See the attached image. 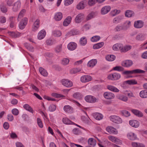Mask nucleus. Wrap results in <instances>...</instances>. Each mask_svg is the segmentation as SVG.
<instances>
[{
    "mask_svg": "<svg viewBox=\"0 0 147 147\" xmlns=\"http://www.w3.org/2000/svg\"><path fill=\"white\" fill-rule=\"evenodd\" d=\"M63 109L65 111L68 113H71L73 112V108L69 105L65 106L63 107Z\"/></svg>",
    "mask_w": 147,
    "mask_h": 147,
    "instance_id": "393cba45",
    "label": "nucleus"
},
{
    "mask_svg": "<svg viewBox=\"0 0 147 147\" xmlns=\"http://www.w3.org/2000/svg\"><path fill=\"white\" fill-rule=\"evenodd\" d=\"M104 45V43L102 42L100 43L95 44L93 46V48L94 49H96L100 48L102 47Z\"/></svg>",
    "mask_w": 147,
    "mask_h": 147,
    "instance_id": "72a5a7b5",
    "label": "nucleus"
},
{
    "mask_svg": "<svg viewBox=\"0 0 147 147\" xmlns=\"http://www.w3.org/2000/svg\"><path fill=\"white\" fill-rule=\"evenodd\" d=\"M122 18L121 16H118L115 18L113 20V22L115 24H117L120 22Z\"/></svg>",
    "mask_w": 147,
    "mask_h": 147,
    "instance_id": "ea45409f",
    "label": "nucleus"
},
{
    "mask_svg": "<svg viewBox=\"0 0 147 147\" xmlns=\"http://www.w3.org/2000/svg\"><path fill=\"white\" fill-rule=\"evenodd\" d=\"M113 69L114 70L118 71H121L124 70V68L121 66H117L113 68Z\"/></svg>",
    "mask_w": 147,
    "mask_h": 147,
    "instance_id": "c03bdc74",
    "label": "nucleus"
},
{
    "mask_svg": "<svg viewBox=\"0 0 147 147\" xmlns=\"http://www.w3.org/2000/svg\"><path fill=\"white\" fill-rule=\"evenodd\" d=\"M63 122L66 124H71V121L67 118H64L62 119Z\"/></svg>",
    "mask_w": 147,
    "mask_h": 147,
    "instance_id": "603ef678",
    "label": "nucleus"
},
{
    "mask_svg": "<svg viewBox=\"0 0 147 147\" xmlns=\"http://www.w3.org/2000/svg\"><path fill=\"white\" fill-rule=\"evenodd\" d=\"M37 123H38V125L39 126L40 128L42 127H43L42 124V121H41L40 119V118H37Z\"/></svg>",
    "mask_w": 147,
    "mask_h": 147,
    "instance_id": "69168bd1",
    "label": "nucleus"
},
{
    "mask_svg": "<svg viewBox=\"0 0 147 147\" xmlns=\"http://www.w3.org/2000/svg\"><path fill=\"white\" fill-rule=\"evenodd\" d=\"M131 48V46H125L123 48H122V49L123 52H125L130 50Z\"/></svg>",
    "mask_w": 147,
    "mask_h": 147,
    "instance_id": "5fc2aeb1",
    "label": "nucleus"
},
{
    "mask_svg": "<svg viewBox=\"0 0 147 147\" xmlns=\"http://www.w3.org/2000/svg\"><path fill=\"white\" fill-rule=\"evenodd\" d=\"M97 2L96 0H89L88 2V4L90 6H92Z\"/></svg>",
    "mask_w": 147,
    "mask_h": 147,
    "instance_id": "680f3d73",
    "label": "nucleus"
},
{
    "mask_svg": "<svg viewBox=\"0 0 147 147\" xmlns=\"http://www.w3.org/2000/svg\"><path fill=\"white\" fill-rule=\"evenodd\" d=\"M94 12L89 13L87 16L86 19L87 20H90L94 17Z\"/></svg>",
    "mask_w": 147,
    "mask_h": 147,
    "instance_id": "3c124183",
    "label": "nucleus"
},
{
    "mask_svg": "<svg viewBox=\"0 0 147 147\" xmlns=\"http://www.w3.org/2000/svg\"><path fill=\"white\" fill-rule=\"evenodd\" d=\"M123 115L126 117H128L130 115L129 112L126 110H123L121 111Z\"/></svg>",
    "mask_w": 147,
    "mask_h": 147,
    "instance_id": "de8ad7c7",
    "label": "nucleus"
},
{
    "mask_svg": "<svg viewBox=\"0 0 147 147\" xmlns=\"http://www.w3.org/2000/svg\"><path fill=\"white\" fill-rule=\"evenodd\" d=\"M26 48L28 49L29 51L32 52L33 51L34 48L31 46L29 44H27L26 46Z\"/></svg>",
    "mask_w": 147,
    "mask_h": 147,
    "instance_id": "e2e57ef3",
    "label": "nucleus"
},
{
    "mask_svg": "<svg viewBox=\"0 0 147 147\" xmlns=\"http://www.w3.org/2000/svg\"><path fill=\"white\" fill-rule=\"evenodd\" d=\"M109 139L112 142L117 144H121V141L119 139L113 136H108Z\"/></svg>",
    "mask_w": 147,
    "mask_h": 147,
    "instance_id": "0eeeda50",
    "label": "nucleus"
},
{
    "mask_svg": "<svg viewBox=\"0 0 147 147\" xmlns=\"http://www.w3.org/2000/svg\"><path fill=\"white\" fill-rule=\"evenodd\" d=\"M46 34L45 31L44 30H41L38 33V38L39 39L41 40L44 38Z\"/></svg>",
    "mask_w": 147,
    "mask_h": 147,
    "instance_id": "412c9836",
    "label": "nucleus"
},
{
    "mask_svg": "<svg viewBox=\"0 0 147 147\" xmlns=\"http://www.w3.org/2000/svg\"><path fill=\"white\" fill-rule=\"evenodd\" d=\"M46 42L47 44L49 45H52L54 43V40L50 39L47 40Z\"/></svg>",
    "mask_w": 147,
    "mask_h": 147,
    "instance_id": "052dcab7",
    "label": "nucleus"
},
{
    "mask_svg": "<svg viewBox=\"0 0 147 147\" xmlns=\"http://www.w3.org/2000/svg\"><path fill=\"white\" fill-rule=\"evenodd\" d=\"M84 14L82 13H80L77 15L75 19V21L76 23H79L84 19Z\"/></svg>",
    "mask_w": 147,
    "mask_h": 147,
    "instance_id": "9d476101",
    "label": "nucleus"
},
{
    "mask_svg": "<svg viewBox=\"0 0 147 147\" xmlns=\"http://www.w3.org/2000/svg\"><path fill=\"white\" fill-rule=\"evenodd\" d=\"M106 58L107 60L109 61H113L115 59L116 57L114 55H108Z\"/></svg>",
    "mask_w": 147,
    "mask_h": 147,
    "instance_id": "f704fd0d",
    "label": "nucleus"
},
{
    "mask_svg": "<svg viewBox=\"0 0 147 147\" xmlns=\"http://www.w3.org/2000/svg\"><path fill=\"white\" fill-rule=\"evenodd\" d=\"M100 37L99 36H95L92 37L91 38V40L92 42H96L99 40L100 39Z\"/></svg>",
    "mask_w": 147,
    "mask_h": 147,
    "instance_id": "37998d69",
    "label": "nucleus"
},
{
    "mask_svg": "<svg viewBox=\"0 0 147 147\" xmlns=\"http://www.w3.org/2000/svg\"><path fill=\"white\" fill-rule=\"evenodd\" d=\"M134 15V12L131 10H127L125 12V16L127 17H131Z\"/></svg>",
    "mask_w": 147,
    "mask_h": 147,
    "instance_id": "c85d7f7f",
    "label": "nucleus"
},
{
    "mask_svg": "<svg viewBox=\"0 0 147 147\" xmlns=\"http://www.w3.org/2000/svg\"><path fill=\"white\" fill-rule=\"evenodd\" d=\"M121 77L120 74L116 73L110 74L107 77L108 78L112 80H118Z\"/></svg>",
    "mask_w": 147,
    "mask_h": 147,
    "instance_id": "f03ea898",
    "label": "nucleus"
},
{
    "mask_svg": "<svg viewBox=\"0 0 147 147\" xmlns=\"http://www.w3.org/2000/svg\"><path fill=\"white\" fill-rule=\"evenodd\" d=\"M12 113L14 115H18L19 112L18 110L17 109H14L12 110Z\"/></svg>",
    "mask_w": 147,
    "mask_h": 147,
    "instance_id": "6e6d98bb",
    "label": "nucleus"
},
{
    "mask_svg": "<svg viewBox=\"0 0 147 147\" xmlns=\"http://www.w3.org/2000/svg\"><path fill=\"white\" fill-rule=\"evenodd\" d=\"M145 73L144 71L139 69H137L131 71H125L123 72L122 74L127 75L136 74H144Z\"/></svg>",
    "mask_w": 147,
    "mask_h": 147,
    "instance_id": "f257e3e1",
    "label": "nucleus"
},
{
    "mask_svg": "<svg viewBox=\"0 0 147 147\" xmlns=\"http://www.w3.org/2000/svg\"><path fill=\"white\" fill-rule=\"evenodd\" d=\"M26 10L25 9H23L20 12L18 16V18H21L23 16L24 13L25 12Z\"/></svg>",
    "mask_w": 147,
    "mask_h": 147,
    "instance_id": "338daca9",
    "label": "nucleus"
},
{
    "mask_svg": "<svg viewBox=\"0 0 147 147\" xmlns=\"http://www.w3.org/2000/svg\"><path fill=\"white\" fill-rule=\"evenodd\" d=\"M119 99L124 101H126L128 100V98L126 96L123 95L119 96Z\"/></svg>",
    "mask_w": 147,
    "mask_h": 147,
    "instance_id": "13d9d810",
    "label": "nucleus"
},
{
    "mask_svg": "<svg viewBox=\"0 0 147 147\" xmlns=\"http://www.w3.org/2000/svg\"><path fill=\"white\" fill-rule=\"evenodd\" d=\"M137 82L135 80H131L124 81L123 83L122 86L124 88L125 87V84H127L129 85H134L137 84Z\"/></svg>",
    "mask_w": 147,
    "mask_h": 147,
    "instance_id": "2eb2a0df",
    "label": "nucleus"
},
{
    "mask_svg": "<svg viewBox=\"0 0 147 147\" xmlns=\"http://www.w3.org/2000/svg\"><path fill=\"white\" fill-rule=\"evenodd\" d=\"M77 47V44L73 42L69 43L67 45L68 49L70 50H74L76 49Z\"/></svg>",
    "mask_w": 147,
    "mask_h": 147,
    "instance_id": "4be33fe9",
    "label": "nucleus"
},
{
    "mask_svg": "<svg viewBox=\"0 0 147 147\" xmlns=\"http://www.w3.org/2000/svg\"><path fill=\"white\" fill-rule=\"evenodd\" d=\"M21 4L20 1H18L15 3L13 8V11H18L20 8Z\"/></svg>",
    "mask_w": 147,
    "mask_h": 147,
    "instance_id": "dca6fc26",
    "label": "nucleus"
},
{
    "mask_svg": "<svg viewBox=\"0 0 147 147\" xmlns=\"http://www.w3.org/2000/svg\"><path fill=\"white\" fill-rule=\"evenodd\" d=\"M110 119L111 121L116 123H120L122 122V120L121 118L117 116H111L110 117Z\"/></svg>",
    "mask_w": 147,
    "mask_h": 147,
    "instance_id": "7ed1b4c3",
    "label": "nucleus"
},
{
    "mask_svg": "<svg viewBox=\"0 0 147 147\" xmlns=\"http://www.w3.org/2000/svg\"><path fill=\"white\" fill-rule=\"evenodd\" d=\"M124 30V27L121 26L117 25L115 28V31L116 32L119 31Z\"/></svg>",
    "mask_w": 147,
    "mask_h": 147,
    "instance_id": "a18cd8bd",
    "label": "nucleus"
},
{
    "mask_svg": "<svg viewBox=\"0 0 147 147\" xmlns=\"http://www.w3.org/2000/svg\"><path fill=\"white\" fill-rule=\"evenodd\" d=\"M88 144L92 147H94L96 144V141L94 139L92 138H90L88 140Z\"/></svg>",
    "mask_w": 147,
    "mask_h": 147,
    "instance_id": "bb28decb",
    "label": "nucleus"
},
{
    "mask_svg": "<svg viewBox=\"0 0 147 147\" xmlns=\"http://www.w3.org/2000/svg\"><path fill=\"white\" fill-rule=\"evenodd\" d=\"M56 109V107L55 105H51L49 107V110L51 112H53Z\"/></svg>",
    "mask_w": 147,
    "mask_h": 147,
    "instance_id": "8fccbe9b",
    "label": "nucleus"
},
{
    "mask_svg": "<svg viewBox=\"0 0 147 147\" xmlns=\"http://www.w3.org/2000/svg\"><path fill=\"white\" fill-rule=\"evenodd\" d=\"M106 130L110 134H116L118 133L117 130L112 127H108L106 128Z\"/></svg>",
    "mask_w": 147,
    "mask_h": 147,
    "instance_id": "9b49d317",
    "label": "nucleus"
},
{
    "mask_svg": "<svg viewBox=\"0 0 147 147\" xmlns=\"http://www.w3.org/2000/svg\"><path fill=\"white\" fill-rule=\"evenodd\" d=\"M111 7L109 6H106L102 8L101 13L102 14L104 15L109 12L111 10Z\"/></svg>",
    "mask_w": 147,
    "mask_h": 147,
    "instance_id": "4468645a",
    "label": "nucleus"
},
{
    "mask_svg": "<svg viewBox=\"0 0 147 147\" xmlns=\"http://www.w3.org/2000/svg\"><path fill=\"white\" fill-rule=\"evenodd\" d=\"M91 77L89 75H84L82 76L80 79L81 81L82 82H86L91 81Z\"/></svg>",
    "mask_w": 147,
    "mask_h": 147,
    "instance_id": "ddd939ff",
    "label": "nucleus"
},
{
    "mask_svg": "<svg viewBox=\"0 0 147 147\" xmlns=\"http://www.w3.org/2000/svg\"><path fill=\"white\" fill-rule=\"evenodd\" d=\"M69 61V60L68 59L64 58L62 59L61 63L63 65H66L68 64Z\"/></svg>",
    "mask_w": 147,
    "mask_h": 147,
    "instance_id": "79ce46f5",
    "label": "nucleus"
},
{
    "mask_svg": "<svg viewBox=\"0 0 147 147\" xmlns=\"http://www.w3.org/2000/svg\"><path fill=\"white\" fill-rule=\"evenodd\" d=\"M107 88L109 90L115 92H118L119 90L116 87L111 85H108L107 86Z\"/></svg>",
    "mask_w": 147,
    "mask_h": 147,
    "instance_id": "7c9ffc66",
    "label": "nucleus"
},
{
    "mask_svg": "<svg viewBox=\"0 0 147 147\" xmlns=\"http://www.w3.org/2000/svg\"><path fill=\"white\" fill-rule=\"evenodd\" d=\"M62 49V45H60L59 46H58L55 49V51L57 53H59L60 52L61 50Z\"/></svg>",
    "mask_w": 147,
    "mask_h": 147,
    "instance_id": "0e129e2a",
    "label": "nucleus"
},
{
    "mask_svg": "<svg viewBox=\"0 0 147 147\" xmlns=\"http://www.w3.org/2000/svg\"><path fill=\"white\" fill-rule=\"evenodd\" d=\"M73 132L74 134L76 135L79 134L80 133V131L77 128H75L74 129Z\"/></svg>",
    "mask_w": 147,
    "mask_h": 147,
    "instance_id": "774afa93",
    "label": "nucleus"
},
{
    "mask_svg": "<svg viewBox=\"0 0 147 147\" xmlns=\"http://www.w3.org/2000/svg\"><path fill=\"white\" fill-rule=\"evenodd\" d=\"M71 20L70 17H68L64 20L63 22V25L65 26H67L70 23Z\"/></svg>",
    "mask_w": 147,
    "mask_h": 147,
    "instance_id": "2f4dec72",
    "label": "nucleus"
},
{
    "mask_svg": "<svg viewBox=\"0 0 147 147\" xmlns=\"http://www.w3.org/2000/svg\"><path fill=\"white\" fill-rule=\"evenodd\" d=\"M80 71V69L78 68H75L71 69L70 71V72L71 74H75Z\"/></svg>",
    "mask_w": 147,
    "mask_h": 147,
    "instance_id": "49530a36",
    "label": "nucleus"
},
{
    "mask_svg": "<svg viewBox=\"0 0 147 147\" xmlns=\"http://www.w3.org/2000/svg\"><path fill=\"white\" fill-rule=\"evenodd\" d=\"M140 96L142 98L147 97V91L144 90L140 91L139 94Z\"/></svg>",
    "mask_w": 147,
    "mask_h": 147,
    "instance_id": "c9c22d12",
    "label": "nucleus"
},
{
    "mask_svg": "<svg viewBox=\"0 0 147 147\" xmlns=\"http://www.w3.org/2000/svg\"><path fill=\"white\" fill-rule=\"evenodd\" d=\"M74 0H65L64 4L66 6L70 5L73 2Z\"/></svg>",
    "mask_w": 147,
    "mask_h": 147,
    "instance_id": "4d7b16f0",
    "label": "nucleus"
},
{
    "mask_svg": "<svg viewBox=\"0 0 147 147\" xmlns=\"http://www.w3.org/2000/svg\"><path fill=\"white\" fill-rule=\"evenodd\" d=\"M144 22L142 20H138L134 22V26L136 28H142L144 26Z\"/></svg>",
    "mask_w": 147,
    "mask_h": 147,
    "instance_id": "423d86ee",
    "label": "nucleus"
},
{
    "mask_svg": "<svg viewBox=\"0 0 147 147\" xmlns=\"http://www.w3.org/2000/svg\"><path fill=\"white\" fill-rule=\"evenodd\" d=\"M24 108L26 110L33 113L34 111L31 107L28 104H26L23 106Z\"/></svg>",
    "mask_w": 147,
    "mask_h": 147,
    "instance_id": "473e14b6",
    "label": "nucleus"
},
{
    "mask_svg": "<svg viewBox=\"0 0 147 147\" xmlns=\"http://www.w3.org/2000/svg\"><path fill=\"white\" fill-rule=\"evenodd\" d=\"M97 63L96 59H92L89 61L88 63V66L90 67H92L94 66Z\"/></svg>",
    "mask_w": 147,
    "mask_h": 147,
    "instance_id": "a878e982",
    "label": "nucleus"
},
{
    "mask_svg": "<svg viewBox=\"0 0 147 147\" xmlns=\"http://www.w3.org/2000/svg\"><path fill=\"white\" fill-rule=\"evenodd\" d=\"M27 22L28 19L27 18H23L20 21L19 25L20 28L22 30L23 29L27 24Z\"/></svg>",
    "mask_w": 147,
    "mask_h": 147,
    "instance_id": "39448f33",
    "label": "nucleus"
},
{
    "mask_svg": "<svg viewBox=\"0 0 147 147\" xmlns=\"http://www.w3.org/2000/svg\"><path fill=\"white\" fill-rule=\"evenodd\" d=\"M62 16V14L61 13L58 12L55 15L54 18L56 20L58 21L61 19Z\"/></svg>",
    "mask_w": 147,
    "mask_h": 147,
    "instance_id": "cd10ccee",
    "label": "nucleus"
},
{
    "mask_svg": "<svg viewBox=\"0 0 147 147\" xmlns=\"http://www.w3.org/2000/svg\"><path fill=\"white\" fill-rule=\"evenodd\" d=\"M104 97L107 99H111L115 97V95L113 93L107 92H105L104 94Z\"/></svg>",
    "mask_w": 147,
    "mask_h": 147,
    "instance_id": "6e6552de",
    "label": "nucleus"
},
{
    "mask_svg": "<svg viewBox=\"0 0 147 147\" xmlns=\"http://www.w3.org/2000/svg\"><path fill=\"white\" fill-rule=\"evenodd\" d=\"M73 96L78 99H81L82 97V94L79 92L75 93L73 94Z\"/></svg>",
    "mask_w": 147,
    "mask_h": 147,
    "instance_id": "58836bf2",
    "label": "nucleus"
},
{
    "mask_svg": "<svg viewBox=\"0 0 147 147\" xmlns=\"http://www.w3.org/2000/svg\"><path fill=\"white\" fill-rule=\"evenodd\" d=\"M129 123L132 127L135 128L138 127L139 125V122L136 120H133L130 121Z\"/></svg>",
    "mask_w": 147,
    "mask_h": 147,
    "instance_id": "aec40b11",
    "label": "nucleus"
},
{
    "mask_svg": "<svg viewBox=\"0 0 147 147\" xmlns=\"http://www.w3.org/2000/svg\"><path fill=\"white\" fill-rule=\"evenodd\" d=\"M133 62L131 60H126L122 62L121 65L125 67H129L133 65Z\"/></svg>",
    "mask_w": 147,
    "mask_h": 147,
    "instance_id": "f8f14e48",
    "label": "nucleus"
},
{
    "mask_svg": "<svg viewBox=\"0 0 147 147\" xmlns=\"http://www.w3.org/2000/svg\"><path fill=\"white\" fill-rule=\"evenodd\" d=\"M51 95L53 96L56 98H58L60 97H63L64 96L62 94H57L55 93H53Z\"/></svg>",
    "mask_w": 147,
    "mask_h": 147,
    "instance_id": "09e8293b",
    "label": "nucleus"
},
{
    "mask_svg": "<svg viewBox=\"0 0 147 147\" xmlns=\"http://www.w3.org/2000/svg\"><path fill=\"white\" fill-rule=\"evenodd\" d=\"M39 71L41 74L44 76H46L48 74L47 72L42 67L39 68Z\"/></svg>",
    "mask_w": 147,
    "mask_h": 147,
    "instance_id": "e433bc0d",
    "label": "nucleus"
},
{
    "mask_svg": "<svg viewBox=\"0 0 147 147\" xmlns=\"http://www.w3.org/2000/svg\"><path fill=\"white\" fill-rule=\"evenodd\" d=\"M93 115L95 119L98 120L102 119L103 117V116L102 114L98 113H93Z\"/></svg>",
    "mask_w": 147,
    "mask_h": 147,
    "instance_id": "b1692460",
    "label": "nucleus"
},
{
    "mask_svg": "<svg viewBox=\"0 0 147 147\" xmlns=\"http://www.w3.org/2000/svg\"><path fill=\"white\" fill-rule=\"evenodd\" d=\"M61 82L63 85L67 87H70L72 86V83L69 80L64 79L62 80Z\"/></svg>",
    "mask_w": 147,
    "mask_h": 147,
    "instance_id": "1a4fd4ad",
    "label": "nucleus"
},
{
    "mask_svg": "<svg viewBox=\"0 0 147 147\" xmlns=\"http://www.w3.org/2000/svg\"><path fill=\"white\" fill-rule=\"evenodd\" d=\"M123 48V45L121 43H117L114 45L113 47V49L114 51H117L121 50Z\"/></svg>",
    "mask_w": 147,
    "mask_h": 147,
    "instance_id": "5701e85b",
    "label": "nucleus"
},
{
    "mask_svg": "<svg viewBox=\"0 0 147 147\" xmlns=\"http://www.w3.org/2000/svg\"><path fill=\"white\" fill-rule=\"evenodd\" d=\"M132 112L135 115L139 117H142L143 116V113L140 111L135 109L131 110Z\"/></svg>",
    "mask_w": 147,
    "mask_h": 147,
    "instance_id": "f3484780",
    "label": "nucleus"
},
{
    "mask_svg": "<svg viewBox=\"0 0 147 147\" xmlns=\"http://www.w3.org/2000/svg\"><path fill=\"white\" fill-rule=\"evenodd\" d=\"M86 101L90 103H94L96 101L97 99L93 96L88 95L85 98Z\"/></svg>",
    "mask_w": 147,
    "mask_h": 147,
    "instance_id": "20e7f679",
    "label": "nucleus"
},
{
    "mask_svg": "<svg viewBox=\"0 0 147 147\" xmlns=\"http://www.w3.org/2000/svg\"><path fill=\"white\" fill-rule=\"evenodd\" d=\"M40 20L36 19L33 26L32 30L35 31L37 30L39 27Z\"/></svg>",
    "mask_w": 147,
    "mask_h": 147,
    "instance_id": "a211bd4d",
    "label": "nucleus"
},
{
    "mask_svg": "<svg viewBox=\"0 0 147 147\" xmlns=\"http://www.w3.org/2000/svg\"><path fill=\"white\" fill-rule=\"evenodd\" d=\"M1 10L3 13H5L7 11V9L3 4H2L1 6Z\"/></svg>",
    "mask_w": 147,
    "mask_h": 147,
    "instance_id": "864d4df0",
    "label": "nucleus"
},
{
    "mask_svg": "<svg viewBox=\"0 0 147 147\" xmlns=\"http://www.w3.org/2000/svg\"><path fill=\"white\" fill-rule=\"evenodd\" d=\"M53 34L55 36L59 37L61 36L62 33L59 30H56L53 32Z\"/></svg>",
    "mask_w": 147,
    "mask_h": 147,
    "instance_id": "a19ab883",
    "label": "nucleus"
},
{
    "mask_svg": "<svg viewBox=\"0 0 147 147\" xmlns=\"http://www.w3.org/2000/svg\"><path fill=\"white\" fill-rule=\"evenodd\" d=\"M128 138L131 140H134L136 138V136L134 133L132 132L129 133L127 134Z\"/></svg>",
    "mask_w": 147,
    "mask_h": 147,
    "instance_id": "c756f323",
    "label": "nucleus"
},
{
    "mask_svg": "<svg viewBox=\"0 0 147 147\" xmlns=\"http://www.w3.org/2000/svg\"><path fill=\"white\" fill-rule=\"evenodd\" d=\"M86 1H82L78 4L76 7L78 9H82L84 8L86 6Z\"/></svg>",
    "mask_w": 147,
    "mask_h": 147,
    "instance_id": "6ab92c4d",
    "label": "nucleus"
},
{
    "mask_svg": "<svg viewBox=\"0 0 147 147\" xmlns=\"http://www.w3.org/2000/svg\"><path fill=\"white\" fill-rule=\"evenodd\" d=\"M120 12V10H114L112 12V16H114L119 14Z\"/></svg>",
    "mask_w": 147,
    "mask_h": 147,
    "instance_id": "bf43d9fd",
    "label": "nucleus"
},
{
    "mask_svg": "<svg viewBox=\"0 0 147 147\" xmlns=\"http://www.w3.org/2000/svg\"><path fill=\"white\" fill-rule=\"evenodd\" d=\"M87 42V40L84 37H82L80 40V42L81 45H85L86 44Z\"/></svg>",
    "mask_w": 147,
    "mask_h": 147,
    "instance_id": "4c0bfd02",
    "label": "nucleus"
}]
</instances>
